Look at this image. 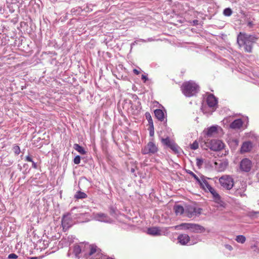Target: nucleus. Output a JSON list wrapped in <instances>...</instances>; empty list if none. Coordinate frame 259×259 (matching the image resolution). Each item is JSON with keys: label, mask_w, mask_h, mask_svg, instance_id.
I'll use <instances>...</instances> for the list:
<instances>
[{"label": "nucleus", "mask_w": 259, "mask_h": 259, "mask_svg": "<svg viewBox=\"0 0 259 259\" xmlns=\"http://www.w3.org/2000/svg\"><path fill=\"white\" fill-rule=\"evenodd\" d=\"M98 250L96 246L81 243L74 246L73 252L77 259H79L80 253H83L87 259H95Z\"/></svg>", "instance_id": "1"}, {"label": "nucleus", "mask_w": 259, "mask_h": 259, "mask_svg": "<svg viewBox=\"0 0 259 259\" xmlns=\"http://www.w3.org/2000/svg\"><path fill=\"white\" fill-rule=\"evenodd\" d=\"M256 39L253 35L240 32L237 37V42L240 47H244L246 52L250 53L252 51V44Z\"/></svg>", "instance_id": "2"}, {"label": "nucleus", "mask_w": 259, "mask_h": 259, "mask_svg": "<svg viewBox=\"0 0 259 259\" xmlns=\"http://www.w3.org/2000/svg\"><path fill=\"white\" fill-rule=\"evenodd\" d=\"M181 90L185 96L190 97L196 95L199 90V87L195 82L190 80L184 82Z\"/></svg>", "instance_id": "3"}, {"label": "nucleus", "mask_w": 259, "mask_h": 259, "mask_svg": "<svg viewBox=\"0 0 259 259\" xmlns=\"http://www.w3.org/2000/svg\"><path fill=\"white\" fill-rule=\"evenodd\" d=\"M206 102L208 107L211 109L209 111H207L205 109L206 107L202 105L201 108V110L204 113H207L208 112H210V113H211L216 108V106L218 103L217 100L213 95L210 94L207 96L206 98Z\"/></svg>", "instance_id": "4"}, {"label": "nucleus", "mask_w": 259, "mask_h": 259, "mask_svg": "<svg viewBox=\"0 0 259 259\" xmlns=\"http://www.w3.org/2000/svg\"><path fill=\"white\" fill-rule=\"evenodd\" d=\"M219 182L221 186L227 189L230 190L234 186L233 179L228 175H224L219 179Z\"/></svg>", "instance_id": "5"}, {"label": "nucleus", "mask_w": 259, "mask_h": 259, "mask_svg": "<svg viewBox=\"0 0 259 259\" xmlns=\"http://www.w3.org/2000/svg\"><path fill=\"white\" fill-rule=\"evenodd\" d=\"M201 212V209L194 205H189L185 208V216L189 218L199 215Z\"/></svg>", "instance_id": "6"}, {"label": "nucleus", "mask_w": 259, "mask_h": 259, "mask_svg": "<svg viewBox=\"0 0 259 259\" xmlns=\"http://www.w3.org/2000/svg\"><path fill=\"white\" fill-rule=\"evenodd\" d=\"M206 147L214 151H220L224 148V143L219 140H212L209 142H205Z\"/></svg>", "instance_id": "7"}, {"label": "nucleus", "mask_w": 259, "mask_h": 259, "mask_svg": "<svg viewBox=\"0 0 259 259\" xmlns=\"http://www.w3.org/2000/svg\"><path fill=\"white\" fill-rule=\"evenodd\" d=\"M158 147L152 141H150L142 149L141 152L143 154L152 155L158 151Z\"/></svg>", "instance_id": "8"}, {"label": "nucleus", "mask_w": 259, "mask_h": 259, "mask_svg": "<svg viewBox=\"0 0 259 259\" xmlns=\"http://www.w3.org/2000/svg\"><path fill=\"white\" fill-rule=\"evenodd\" d=\"M147 233L153 236L165 235L168 233V229L166 228L151 227L148 228Z\"/></svg>", "instance_id": "9"}, {"label": "nucleus", "mask_w": 259, "mask_h": 259, "mask_svg": "<svg viewBox=\"0 0 259 259\" xmlns=\"http://www.w3.org/2000/svg\"><path fill=\"white\" fill-rule=\"evenodd\" d=\"M93 218L96 221L106 223H112L113 222L112 219H111L107 214L102 212L94 214Z\"/></svg>", "instance_id": "10"}, {"label": "nucleus", "mask_w": 259, "mask_h": 259, "mask_svg": "<svg viewBox=\"0 0 259 259\" xmlns=\"http://www.w3.org/2000/svg\"><path fill=\"white\" fill-rule=\"evenodd\" d=\"M252 167V162L248 158H243L240 163V169L244 172H249Z\"/></svg>", "instance_id": "11"}, {"label": "nucleus", "mask_w": 259, "mask_h": 259, "mask_svg": "<svg viewBox=\"0 0 259 259\" xmlns=\"http://www.w3.org/2000/svg\"><path fill=\"white\" fill-rule=\"evenodd\" d=\"M220 128L219 126L215 125H212L205 129L203 133L208 137H211L217 134L218 128Z\"/></svg>", "instance_id": "12"}, {"label": "nucleus", "mask_w": 259, "mask_h": 259, "mask_svg": "<svg viewBox=\"0 0 259 259\" xmlns=\"http://www.w3.org/2000/svg\"><path fill=\"white\" fill-rule=\"evenodd\" d=\"M72 225V221L69 215H64L62 219V226L63 229L67 230Z\"/></svg>", "instance_id": "13"}, {"label": "nucleus", "mask_w": 259, "mask_h": 259, "mask_svg": "<svg viewBox=\"0 0 259 259\" xmlns=\"http://www.w3.org/2000/svg\"><path fill=\"white\" fill-rule=\"evenodd\" d=\"M206 179L207 178L204 176L201 175L199 182H197L200 185V187L205 191H207L211 187V186L207 181Z\"/></svg>", "instance_id": "14"}, {"label": "nucleus", "mask_w": 259, "mask_h": 259, "mask_svg": "<svg viewBox=\"0 0 259 259\" xmlns=\"http://www.w3.org/2000/svg\"><path fill=\"white\" fill-rule=\"evenodd\" d=\"M205 228L198 224H192L190 231L193 233H200L205 231Z\"/></svg>", "instance_id": "15"}, {"label": "nucleus", "mask_w": 259, "mask_h": 259, "mask_svg": "<svg viewBox=\"0 0 259 259\" xmlns=\"http://www.w3.org/2000/svg\"><path fill=\"white\" fill-rule=\"evenodd\" d=\"M214 164L217 170L221 172L226 169L228 165V162L227 160L220 161L219 162H215Z\"/></svg>", "instance_id": "16"}, {"label": "nucleus", "mask_w": 259, "mask_h": 259, "mask_svg": "<svg viewBox=\"0 0 259 259\" xmlns=\"http://www.w3.org/2000/svg\"><path fill=\"white\" fill-rule=\"evenodd\" d=\"M252 148V144L250 141L243 142L240 148L241 153H246L250 151Z\"/></svg>", "instance_id": "17"}, {"label": "nucleus", "mask_w": 259, "mask_h": 259, "mask_svg": "<svg viewBox=\"0 0 259 259\" xmlns=\"http://www.w3.org/2000/svg\"><path fill=\"white\" fill-rule=\"evenodd\" d=\"M243 125V121L241 119H237L233 121L230 124L231 128L234 130L240 129Z\"/></svg>", "instance_id": "18"}, {"label": "nucleus", "mask_w": 259, "mask_h": 259, "mask_svg": "<svg viewBox=\"0 0 259 259\" xmlns=\"http://www.w3.org/2000/svg\"><path fill=\"white\" fill-rule=\"evenodd\" d=\"M179 242L182 245H186L190 241V237L187 234H181L178 238Z\"/></svg>", "instance_id": "19"}, {"label": "nucleus", "mask_w": 259, "mask_h": 259, "mask_svg": "<svg viewBox=\"0 0 259 259\" xmlns=\"http://www.w3.org/2000/svg\"><path fill=\"white\" fill-rule=\"evenodd\" d=\"M207 191H209L213 196V198L215 202L220 203L221 201V197L219 194L216 192V191L212 188L211 187Z\"/></svg>", "instance_id": "20"}, {"label": "nucleus", "mask_w": 259, "mask_h": 259, "mask_svg": "<svg viewBox=\"0 0 259 259\" xmlns=\"http://www.w3.org/2000/svg\"><path fill=\"white\" fill-rule=\"evenodd\" d=\"M156 117L160 121H164L165 117L163 111L161 109H156L154 111Z\"/></svg>", "instance_id": "21"}, {"label": "nucleus", "mask_w": 259, "mask_h": 259, "mask_svg": "<svg viewBox=\"0 0 259 259\" xmlns=\"http://www.w3.org/2000/svg\"><path fill=\"white\" fill-rule=\"evenodd\" d=\"M174 210L176 214L178 215H181L184 214L185 215V208L180 205H177L174 206Z\"/></svg>", "instance_id": "22"}, {"label": "nucleus", "mask_w": 259, "mask_h": 259, "mask_svg": "<svg viewBox=\"0 0 259 259\" xmlns=\"http://www.w3.org/2000/svg\"><path fill=\"white\" fill-rule=\"evenodd\" d=\"M74 149L78 152L81 154H85L86 153V151L84 149V148L80 146L78 144H74L73 145Z\"/></svg>", "instance_id": "23"}, {"label": "nucleus", "mask_w": 259, "mask_h": 259, "mask_svg": "<svg viewBox=\"0 0 259 259\" xmlns=\"http://www.w3.org/2000/svg\"><path fill=\"white\" fill-rule=\"evenodd\" d=\"M169 148H170L176 154H179L181 150V148L175 143L172 145H170Z\"/></svg>", "instance_id": "24"}, {"label": "nucleus", "mask_w": 259, "mask_h": 259, "mask_svg": "<svg viewBox=\"0 0 259 259\" xmlns=\"http://www.w3.org/2000/svg\"><path fill=\"white\" fill-rule=\"evenodd\" d=\"M191 223H182L180 226H176V228L180 227L182 229H188L190 230Z\"/></svg>", "instance_id": "25"}, {"label": "nucleus", "mask_w": 259, "mask_h": 259, "mask_svg": "<svg viewBox=\"0 0 259 259\" xmlns=\"http://www.w3.org/2000/svg\"><path fill=\"white\" fill-rule=\"evenodd\" d=\"M236 241L240 243H244L246 241V238L244 236L242 235H239L236 236Z\"/></svg>", "instance_id": "26"}, {"label": "nucleus", "mask_w": 259, "mask_h": 259, "mask_svg": "<svg viewBox=\"0 0 259 259\" xmlns=\"http://www.w3.org/2000/svg\"><path fill=\"white\" fill-rule=\"evenodd\" d=\"M87 197V195L85 193L80 191H78L75 195V197L77 199H83Z\"/></svg>", "instance_id": "27"}, {"label": "nucleus", "mask_w": 259, "mask_h": 259, "mask_svg": "<svg viewBox=\"0 0 259 259\" xmlns=\"http://www.w3.org/2000/svg\"><path fill=\"white\" fill-rule=\"evenodd\" d=\"M161 141L162 143L167 147H169L170 145H172L174 142L171 141L169 138H166L165 139H162Z\"/></svg>", "instance_id": "28"}, {"label": "nucleus", "mask_w": 259, "mask_h": 259, "mask_svg": "<svg viewBox=\"0 0 259 259\" xmlns=\"http://www.w3.org/2000/svg\"><path fill=\"white\" fill-rule=\"evenodd\" d=\"M145 115H146V117L147 119L148 120V123L150 126V127H152L153 128V121H152V119L151 118V116L150 113H146Z\"/></svg>", "instance_id": "29"}, {"label": "nucleus", "mask_w": 259, "mask_h": 259, "mask_svg": "<svg viewBox=\"0 0 259 259\" xmlns=\"http://www.w3.org/2000/svg\"><path fill=\"white\" fill-rule=\"evenodd\" d=\"M95 259H114L112 257H107L105 258V256L103 255L101 253H100V250H99L98 252L96 254V256Z\"/></svg>", "instance_id": "30"}, {"label": "nucleus", "mask_w": 259, "mask_h": 259, "mask_svg": "<svg viewBox=\"0 0 259 259\" xmlns=\"http://www.w3.org/2000/svg\"><path fill=\"white\" fill-rule=\"evenodd\" d=\"M187 172L191 176H192L197 182H199V179H200V177H198L193 172L190 170H187Z\"/></svg>", "instance_id": "31"}, {"label": "nucleus", "mask_w": 259, "mask_h": 259, "mask_svg": "<svg viewBox=\"0 0 259 259\" xmlns=\"http://www.w3.org/2000/svg\"><path fill=\"white\" fill-rule=\"evenodd\" d=\"M232 11L230 8H226L223 12V14L226 16H230L232 15Z\"/></svg>", "instance_id": "32"}, {"label": "nucleus", "mask_w": 259, "mask_h": 259, "mask_svg": "<svg viewBox=\"0 0 259 259\" xmlns=\"http://www.w3.org/2000/svg\"><path fill=\"white\" fill-rule=\"evenodd\" d=\"M14 152L16 154L18 155L20 153V149L19 146L15 145L13 148Z\"/></svg>", "instance_id": "33"}, {"label": "nucleus", "mask_w": 259, "mask_h": 259, "mask_svg": "<svg viewBox=\"0 0 259 259\" xmlns=\"http://www.w3.org/2000/svg\"><path fill=\"white\" fill-rule=\"evenodd\" d=\"M190 147L193 150H196L198 148V143L197 141H195L193 144H191Z\"/></svg>", "instance_id": "34"}, {"label": "nucleus", "mask_w": 259, "mask_h": 259, "mask_svg": "<svg viewBox=\"0 0 259 259\" xmlns=\"http://www.w3.org/2000/svg\"><path fill=\"white\" fill-rule=\"evenodd\" d=\"M235 194L237 196H240L241 197H244L246 196V194L243 192H241L240 190H237L235 192Z\"/></svg>", "instance_id": "35"}, {"label": "nucleus", "mask_w": 259, "mask_h": 259, "mask_svg": "<svg viewBox=\"0 0 259 259\" xmlns=\"http://www.w3.org/2000/svg\"><path fill=\"white\" fill-rule=\"evenodd\" d=\"M73 161L75 164H79L80 162V157L79 155L76 156L74 158Z\"/></svg>", "instance_id": "36"}, {"label": "nucleus", "mask_w": 259, "mask_h": 259, "mask_svg": "<svg viewBox=\"0 0 259 259\" xmlns=\"http://www.w3.org/2000/svg\"><path fill=\"white\" fill-rule=\"evenodd\" d=\"M203 162V161L202 159L197 158L196 164L198 167H200L202 165Z\"/></svg>", "instance_id": "37"}, {"label": "nucleus", "mask_w": 259, "mask_h": 259, "mask_svg": "<svg viewBox=\"0 0 259 259\" xmlns=\"http://www.w3.org/2000/svg\"><path fill=\"white\" fill-rule=\"evenodd\" d=\"M17 257L18 256L15 253H11L8 255V258L9 259L17 258Z\"/></svg>", "instance_id": "38"}, {"label": "nucleus", "mask_w": 259, "mask_h": 259, "mask_svg": "<svg viewBox=\"0 0 259 259\" xmlns=\"http://www.w3.org/2000/svg\"><path fill=\"white\" fill-rule=\"evenodd\" d=\"M259 213V212L258 211H252V212H250V214L249 215L251 217H254L256 216V215L257 214H258Z\"/></svg>", "instance_id": "39"}, {"label": "nucleus", "mask_w": 259, "mask_h": 259, "mask_svg": "<svg viewBox=\"0 0 259 259\" xmlns=\"http://www.w3.org/2000/svg\"><path fill=\"white\" fill-rule=\"evenodd\" d=\"M225 247L226 249H228L230 251H231L233 250V247L231 246V245L229 244H225Z\"/></svg>", "instance_id": "40"}, {"label": "nucleus", "mask_w": 259, "mask_h": 259, "mask_svg": "<svg viewBox=\"0 0 259 259\" xmlns=\"http://www.w3.org/2000/svg\"><path fill=\"white\" fill-rule=\"evenodd\" d=\"M26 160L27 161H29V162H32L33 161V160H32V158H31V157L29 155H27L26 157Z\"/></svg>", "instance_id": "41"}, {"label": "nucleus", "mask_w": 259, "mask_h": 259, "mask_svg": "<svg viewBox=\"0 0 259 259\" xmlns=\"http://www.w3.org/2000/svg\"><path fill=\"white\" fill-rule=\"evenodd\" d=\"M152 40H153V39L152 38H149L147 40H144L143 39H141L139 40L138 41H142V42H147V41H151Z\"/></svg>", "instance_id": "42"}, {"label": "nucleus", "mask_w": 259, "mask_h": 259, "mask_svg": "<svg viewBox=\"0 0 259 259\" xmlns=\"http://www.w3.org/2000/svg\"><path fill=\"white\" fill-rule=\"evenodd\" d=\"M142 79L144 80V82H146V80H148V77L146 75L142 74Z\"/></svg>", "instance_id": "43"}, {"label": "nucleus", "mask_w": 259, "mask_h": 259, "mask_svg": "<svg viewBox=\"0 0 259 259\" xmlns=\"http://www.w3.org/2000/svg\"><path fill=\"white\" fill-rule=\"evenodd\" d=\"M151 129L150 130L149 134L150 136H153L154 135V128L150 127Z\"/></svg>", "instance_id": "44"}, {"label": "nucleus", "mask_w": 259, "mask_h": 259, "mask_svg": "<svg viewBox=\"0 0 259 259\" xmlns=\"http://www.w3.org/2000/svg\"><path fill=\"white\" fill-rule=\"evenodd\" d=\"M32 166L34 168H37V164L35 162H34L33 161L32 162Z\"/></svg>", "instance_id": "45"}, {"label": "nucleus", "mask_w": 259, "mask_h": 259, "mask_svg": "<svg viewBox=\"0 0 259 259\" xmlns=\"http://www.w3.org/2000/svg\"><path fill=\"white\" fill-rule=\"evenodd\" d=\"M253 23L252 22L249 21L247 23V26H248L249 27H252L253 26Z\"/></svg>", "instance_id": "46"}, {"label": "nucleus", "mask_w": 259, "mask_h": 259, "mask_svg": "<svg viewBox=\"0 0 259 259\" xmlns=\"http://www.w3.org/2000/svg\"><path fill=\"white\" fill-rule=\"evenodd\" d=\"M133 72L136 75H138L140 73V71L139 70H138L137 69H134L133 70Z\"/></svg>", "instance_id": "47"}, {"label": "nucleus", "mask_w": 259, "mask_h": 259, "mask_svg": "<svg viewBox=\"0 0 259 259\" xmlns=\"http://www.w3.org/2000/svg\"><path fill=\"white\" fill-rule=\"evenodd\" d=\"M197 22H198V21H197V20H194V23L195 24H197Z\"/></svg>", "instance_id": "48"}, {"label": "nucleus", "mask_w": 259, "mask_h": 259, "mask_svg": "<svg viewBox=\"0 0 259 259\" xmlns=\"http://www.w3.org/2000/svg\"><path fill=\"white\" fill-rule=\"evenodd\" d=\"M36 258H37V257H31V259H36Z\"/></svg>", "instance_id": "49"}, {"label": "nucleus", "mask_w": 259, "mask_h": 259, "mask_svg": "<svg viewBox=\"0 0 259 259\" xmlns=\"http://www.w3.org/2000/svg\"><path fill=\"white\" fill-rule=\"evenodd\" d=\"M67 255H68V256H69V255H70V253H68V254H67Z\"/></svg>", "instance_id": "50"}]
</instances>
